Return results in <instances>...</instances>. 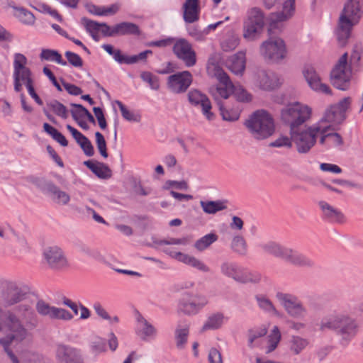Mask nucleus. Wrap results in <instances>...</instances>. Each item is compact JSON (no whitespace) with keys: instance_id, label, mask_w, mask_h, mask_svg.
Masks as SVG:
<instances>
[{"instance_id":"1","label":"nucleus","mask_w":363,"mask_h":363,"mask_svg":"<svg viewBox=\"0 0 363 363\" xmlns=\"http://www.w3.org/2000/svg\"><path fill=\"white\" fill-rule=\"evenodd\" d=\"M26 294L12 281H5L0 286V320L9 331L16 332V337L22 339L26 335V327H36L35 313L29 303H22Z\"/></svg>"},{"instance_id":"2","label":"nucleus","mask_w":363,"mask_h":363,"mask_svg":"<svg viewBox=\"0 0 363 363\" xmlns=\"http://www.w3.org/2000/svg\"><path fill=\"white\" fill-rule=\"evenodd\" d=\"M363 17V0H345L337 18L334 30L337 42L340 47L347 45L352 30Z\"/></svg>"},{"instance_id":"3","label":"nucleus","mask_w":363,"mask_h":363,"mask_svg":"<svg viewBox=\"0 0 363 363\" xmlns=\"http://www.w3.org/2000/svg\"><path fill=\"white\" fill-rule=\"evenodd\" d=\"M319 326L321 331H334L340 337L342 345H347L356 334L355 321L340 313H333L323 318Z\"/></svg>"},{"instance_id":"4","label":"nucleus","mask_w":363,"mask_h":363,"mask_svg":"<svg viewBox=\"0 0 363 363\" xmlns=\"http://www.w3.org/2000/svg\"><path fill=\"white\" fill-rule=\"evenodd\" d=\"M259 246L264 252L281 259L293 266L304 268H312L315 266L314 261L310 257L278 242L268 241Z\"/></svg>"},{"instance_id":"5","label":"nucleus","mask_w":363,"mask_h":363,"mask_svg":"<svg viewBox=\"0 0 363 363\" xmlns=\"http://www.w3.org/2000/svg\"><path fill=\"white\" fill-rule=\"evenodd\" d=\"M245 124L253 137L258 140L269 138L275 130L272 117L264 110L254 112Z\"/></svg>"},{"instance_id":"6","label":"nucleus","mask_w":363,"mask_h":363,"mask_svg":"<svg viewBox=\"0 0 363 363\" xmlns=\"http://www.w3.org/2000/svg\"><path fill=\"white\" fill-rule=\"evenodd\" d=\"M311 108L302 104L296 102L288 105L281 111V118L290 128L289 133L300 129L311 116Z\"/></svg>"},{"instance_id":"7","label":"nucleus","mask_w":363,"mask_h":363,"mask_svg":"<svg viewBox=\"0 0 363 363\" xmlns=\"http://www.w3.org/2000/svg\"><path fill=\"white\" fill-rule=\"evenodd\" d=\"M305 128L297 129L290 133L291 138L295 144L298 153H308L316 144L318 134L321 129L319 123L311 125H304Z\"/></svg>"},{"instance_id":"8","label":"nucleus","mask_w":363,"mask_h":363,"mask_svg":"<svg viewBox=\"0 0 363 363\" xmlns=\"http://www.w3.org/2000/svg\"><path fill=\"white\" fill-rule=\"evenodd\" d=\"M264 26V14L260 9L252 8L247 12V18L243 23V38L253 41L259 38Z\"/></svg>"},{"instance_id":"9","label":"nucleus","mask_w":363,"mask_h":363,"mask_svg":"<svg viewBox=\"0 0 363 363\" xmlns=\"http://www.w3.org/2000/svg\"><path fill=\"white\" fill-rule=\"evenodd\" d=\"M348 54L345 52L338 60L330 72V83L340 90L345 91L350 84L351 73L347 66Z\"/></svg>"},{"instance_id":"10","label":"nucleus","mask_w":363,"mask_h":363,"mask_svg":"<svg viewBox=\"0 0 363 363\" xmlns=\"http://www.w3.org/2000/svg\"><path fill=\"white\" fill-rule=\"evenodd\" d=\"M260 53L265 60L278 62L286 57L285 43L281 38L270 37L262 43Z\"/></svg>"},{"instance_id":"11","label":"nucleus","mask_w":363,"mask_h":363,"mask_svg":"<svg viewBox=\"0 0 363 363\" xmlns=\"http://www.w3.org/2000/svg\"><path fill=\"white\" fill-rule=\"evenodd\" d=\"M352 99L345 97L338 103L328 107L320 122H328L333 124H341L347 118V111L350 108Z\"/></svg>"},{"instance_id":"12","label":"nucleus","mask_w":363,"mask_h":363,"mask_svg":"<svg viewBox=\"0 0 363 363\" xmlns=\"http://www.w3.org/2000/svg\"><path fill=\"white\" fill-rule=\"evenodd\" d=\"M276 296L289 316L297 319H303L306 316L307 309L296 296L280 292Z\"/></svg>"},{"instance_id":"13","label":"nucleus","mask_w":363,"mask_h":363,"mask_svg":"<svg viewBox=\"0 0 363 363\" xmlns=\"http://www.w3.org/2000/svg\"><path fill=\"white\" fill-rule=\"evenodd\" d=\"M215 77L220 84L211 87L209 92L218 104V103H221L220 99H226L232 94L233 84L229 76L221 68L218 67L215 69Z\"/></svg>"},{"instance_id":"14","label":"nucleus","mask_w":363,"mask_h":363,"mask_svg":"<svg viewBox=\"0 0 363 363\" xmlns=\"http://www.w3.org/2000/svg\"><path fill=\"white\" fill-rule=\"evenodd\" d=\"M193 82V76L189 71L178 72L169 75L167 79V87L175 94L185 93Z\"/></svg>"},{"instance_id":"15","label":"nucleus","mask_w":363,"mask_h":363,"mask_svg":"<svg viewBox=\"0 0 363 363\" xmlns=\"http://www.w3.org/2000/svg\"><path fill=\"white\" fill-rule=\"evenodd\" d=\"M295 11V0H284L283 9L280 12L274 13L270 15L268 28L269 35L277 34V30H281V22L290 18Z\"/></svg>"},{"instance_id":"16","label":"nucleus","mask_w":363,"mask_h":363,"mask_svg":"<svg viewBox=\"0 0 363 363\" xmlns=\"http://www.w3.org/2000/svg\"><path fill=\"white\" fill-rule=\"evenodd\" d=\"M208 303V299L205 296H192L186 294L179 300V310L186 315H195L206 306Z\"/></svg>"},{"instance_id":"17","label":"nucleus","mask_w":363,"mask_h":363,"mask_svg":"<svg viewBox=\"0 0 363 363\" xmlns=\"http://www.w3.org/2000/svg\"><path fill=\"white\" fill-rule=\"evenodd\" d=\"M187 97L191 106L201 108L202 114L207 120L212 121L214 119L215 115L211 112V101L205 94L198 89H193L189 91Z\"/></svg>"},{"instance_id":"18","label":"nucleus","mask_w":363,"mask_h":363,"mask_svg":"<svg viewBox=\"0 0 363 363\" xmlns=\"http://www.w3.org/2000/svg\"><path fill=\"white\" fill-rule=\"evenodd\" d=\"M55 356L59 363H85L79 349L65 344L57 345Z\"/></svg>"},{"instance_id":"19","label":"nucleus","mask_w":363,"mask_h":363,"mask_svg":"<svg viewBox=\"0 0 363 363\" xmlns=\"http://www.w3.org/2000/svg\"><path fill=\"white\" fill-rule=\"evenodd\" d=\"M175 55L182 60L187 67H193L196 63L195 51L191 45L185 39L181 38L176 41L173 46Z\"/></svg>"},{"instance_id":"20","label":"nucleus","mask_w":363,"mask_h":363,"mask_svg":"<svg viewBox=\"0 0 363 363\" xmlns=\"http://www.w3.org/2000/svg\"><path fill=\"white\" fill-rule=\"evenodd\" d=\"M43 257L49 267L54 269H62L68 264L67 259L62 249L56 245L45 248Z\"/></svg>"},{"instance_id":"21","label":"nucleus","mask_w":363,"mask_h":363,"mask_svg":"<svg viewBox=\"0 0 363 363\" xmlns=\"http://www.w3.org/2000/svg\"><path fill=\"white\" fill-rule=\"evenodd\" d=\"M303 76L311 89L318 93L332 95L331 89L326 84L321 82L320 76L313 67L305 69Z\"/></svg>"},{"instance_id":"22","label":"nucleus","mask_w":363,"mask_h":363,"mask_svg":"<svg viewBox=\"0 0 363 363\" xmlns=\"http://www.w3.org/2000/svg\"><path fill=\"white\" fill-rule=\"evenodd\" d=\"M318 206L321 210L322 216L324 220L331 223L342 224L345 222V216L340 209L325 201H320Z\"/></svg>"},{"instance_id":"23","label":"nucleus","mask_w":363,"mask_h":363,"mask_svg":"<svg viewBox=\"0 0 363 363\" xmlns=\"http://www.w3.org/2000/svg\"><path fill=\"white\" fill-rule=\"evenodd\" d=\"M347 66L350 72L363 73V42H356L352 48Z\"/></svg>"},{"instance_id":"24","label":"nucleus","mask_w":363,"mask_h":363,"mask_svg":"<svg viewBox=\"0 0 363 363\" xmlns=\"http://www.w3.org/2000/svg\"><path fill=\"white\" fill-rule=\"evenodd\" d=\"M255 77L256 85L264 91L273 90L279 85L278 79L274 74H269L265 70H258Z\"/></svg>"},{"instance_id":"25","label":"nucleus","mask_w":363,"mask_h":363,"mask_svg":"<svg viewBox=\"0 0 363 363\" xmlns=\"http://www.w3.org/2000/svg\"><path fill=\"white\" fill-rule=\"evenodd\" d=\"M183 19L186 23H193L199 19V0H184L182 5Z\"/></svg>"},{"instance_id":"26","label":"nucleus","mask_w":363,"mask_h":363,"mask_svg":"<svg viewBox=\"0 0 363 363\" xmlns=\"http://www.w3.org/2000/svg\"><path fill=\"white\" fill-rule=\"evenodd\" d=\"M14 90L20 92L22 90L23 84L28 87L33 84L32 73L28 67L13 69Z\"/></svg>"},{"instance_id":"27","label":"nucleus","mask_w":363,"mask_h":363,"mask_svg":"<svg viewBox=\"0 0 363 363\" xmlns=\"http://www.w3.org/2000/svg\"><path fill=\"white\" fill-rule=\"evenodd\" d=\"M136 320L135 332L142 340H146L147 337L156 335L157 330L155 327L139 313L136 315Z\"/></svg>"},{"instance_id":"28","label":"nucleus","mask_w":363,"mask_h":363,"mask_svg":"<svg viewBox=\"0 0 363 363\" xmlns=\"http://www.w3.org/2000/svg\"><path fill=\"white\" fill-rule=\"evenodd\" d=\"M84 164L100 179H106L112 176L111 169L103 162L87 160L84 162Z\"/></svg>"},{"instance_id":"29","label":"nucleus","mask_w":363,"mask_h":363,"mask_svg":"<svg viewBox=\"0 0 363 363\" xmlns=\"http://www.w3.org/2000/svg\"><path fill=\"white\" fill-rule=\"evenodd\" d=\"M227 67L235 74H242L245 69V56L238 52L230 57L227 61Z\"/></svg>"},{"instance_id":"30","label":"nucleus","mask_w":363,"mask_h":363,"mask_svg":"<svg viewBox=\"0 0 363 363\" xmlns=\"http://www.w3.org/2000/svg\"><path fill=\"white\" fill-rule=\"evenodd\" d=\"M11 333L7 335L5 337L0 339V344L4 346V350L6 352L7 355L10 358L12 363H19V361L17 357L13 354V352L9 348V345L12 343L13 340H16L18 342L23 341L28 336V329L26 328V335L25 337L22 339L16 337V335L17 333L11 332Z\"/></svg>"},{"instance_id":"31","label":"nucleus","mask_w":363,"mask_h":363,"mask_svg":"<svg viewBox=\"0 0 363 363\" xmlns=\"http://www.w3.org/2000/svg\"><path fill=\"white\" fill-rule=\"evenodd\" d=\"M46 189L50 194L52 199L59 204L66 205L70 200V196L65 191L60 189L58 186L52 182L46 184Z\"/></svg>"},{"instance_id":"32","label":"nucleus","mask_w":363,"mask_h":363,"mask_svg":"<svg viewBox=\"0 0 363 363\" xmlns=\"http://www.w3.org/2000/svg\"><path fill=\"white\" fill-rule=\"evenodd\" d=\"M116 36L134 35H139L140 30L139 26L131 22L123 21L115 24Z\"/></svg>"},{"instance_id":"33","label":"nucleus","mask_w":363,"mask_h":363,"mask_svg":"<svg viewBox=\"0 0 363 363\" xmlns=\"http://www.w3.org/2000/svg\"><path fill=\"white\" fill-rule=\"evenodd\" d=\"M226 201L222 200L216 201H200L199 203L203 211L206 214H216V213L227 208Z\"/></svg>"},{"instance_id":"34","label":"nucleus","mask_w":363,"mask_h":363,"mask_svg":"<svg viewBox=\"0 0 363 363\" xmlns=\"http://www.w3.org/2000/svg\"><path fill=\"white\" fill-rule=\"evenodd\" d=\"M222 23L223 21H220L215 23L210 24L203 30H200L198 26H191L188 28V33L189 35L193 37L196 40L203 41L211 30L216 29Z\"/></svg>"},{"instance_id":"35","label":"nucleus","mask_w":363,"mask_h":363,"mask_svg":"<svg viewBox=\"0 0 363 363\" xmlns=\"http://www.w3.org/2000/svg\"><path fill=\"white\" fill-rule=\"evenodd\" d=\"M262 279V275L256 271L240 269L236 281L242 284H257Z\"/></svg>"},{"instance_id":"36","label":"nucleus","mask_w":363,"mask_h":363,"mask_svg":"<svg viewBox=\"0 0 363 363\" xmlns=\"http://www.w3.org/2000/svg\"><path fill=\"white\" fill-rule=\"evenodd\" d=\"M189 333V327L188 325H179L174 332L176 346L179 350H183L187 342Z\"/></svg>"},{"instance_id":"37","label":"nucleus","mask_w":363,"mask_h":363,"mask_svg":"<svg viewBox=\"0 0 363 363\" xmlns=\"http://www.w3.org/2000/svg\"><path fill=\"white\" fill-rule=\"evenodd\" d=\"M225 316L222 313H216L210 315L202 327V331L217 330L223 324Z\"/></svg>"},{"instance_id":"38","label":"nucleus","mask_w":363,"mask_h":363,"mask_svg":"<svg viewBox=\"0 0 363 363\" xmlns=\"http://www.w3.org/2000/svg\"><path fill=\"white\" fill-rule=\"evenodd\" d=\"M230 249L238 255L245 256L247 253V245L245 238L241 235L234 236L230 243Z\"/></svg>"},{"instance_id":"39","label":"nucleus","mask_w":363,"mask_h":363,"mask_svg":"<svg viewBox=\"0 0 363 363\" xmlns=\"http://www.w3.org/2000/svg\"><path fill=\"white\" fill-rule=\"evenodd\" d=\"M15 16L23 24L32 26L35 23V18L33 13L23 7H14Z\"/></svg>"},{"instance_id":"40","label":"nucleus","mask_w":363,"mask_h":363,"mask_svg":"<svg viewBox=\"0 0 363 363\" xmlns=\"http://www.w3.org/2000/svg\"><path fill=\"white\" fill-rule=\"evenodd\" d=\"M41 60L55 62L62 66H66L67 62L65 61L62 55L56 50L50 49H43L40 55Z\"/></svg>"},{"instance_id":"41","label":"nucleus","mask_w":363,"mask_h":363,"mask_svg":"<svg viewBox=\"0 0 363 363\" xmlns=\"http://www.w3.org/2000/svg\"><path fill=\"white\" fill-rule=\"evenodd\" d=\"M218 239V236L216 233H211L196 240L194 247L199 251H203L217 241Z\"/></svg>"},{"instance_id":"42","label":"nucleus","mask_w":363,"mask_h":363,"mask_svg":"<svg viewBox=\"0 0 363 363\" xmlns=\"http://www.w3.org/2000/svg\"><path fill=\"white\" fill-rule=\"evenodd\" d=\"M291 351L294 354H298L308 345V340L299 336L293 335L289 342Z\"/></svg>"},{"instance_id":"43","label":"nucleus","mask_w":363,"mask_h":363,"mask_svg":"<svg viewBox=\"0 0 363 363\" xmlns=\"http://www.w3.org/2000/svg\"><path fill=\"white\" fill-rule=\"evenodd\" d=\"M43 129L52 138L53 140L60 143L62 147H66L68 145V141L67 140L66 138L56 128L51 126L48 123H45L43 124Z\"/></svg>"},{"instance_id":"44","label":"nucleus","mask_w":363,"mask_h":363,"mask_svg":"<svg viewBox=\"0 0 363 363\" xmlns=\"http://www.w3.org/2000/svg\"><path fill=\"white\" fill-rule=\"evenodd\" d=\"M220 270L222 274L236 281L240 269L233 262H225L222 263Z\"/></svg>"},{"instance_id":"45","label":"nucleus","mask_w":363,"mask_h":363,"mask_svg":"<svg viewBox=\"0 0 363 363\" xmlns=\"http://www.w3.org/2000/svg\"><path fill=\"white\" fill-rule=\"evenodd\" d=\"M47 106L57 116L63 119L68 118V110L67 107L57 100H52L47 102Z\"/></svg>"},{"instance_id":"46","label":"nucleus","mask_w":363,"mask_h":363,"mask_svg":"<svg viewBox=\"0 0 363 363\" xmlns=\"http://www.w3.org/2000/svg\"><path fill=\"white\" fill-rule=\"evenodd\" d=\"M255 299L262 310L269 313L277 315V311L269 298L264 296L257 295L255 296Z\"/></svg>"},{"instance_id":"47","label":"nucleus","mask_w":363,"mask_h":363,"mask_svg":"<svg viewBox=\"0 0 363 363\" xmlns=\"http://www.w3.org/2000/svg\"><path fill=\"white\" fill-rule=\"evenodd\" d=\"M281 340V333L279 331V329L277 326H274L271 334L269 335V340H268V347L267 350V353H270L272 351H274L276 347L278 345V343Z\"/></svg>"},{"instance_id":"48","label":"nucleus","mask_w":363,"mask_h":363,"mask_svg":"<svg viewBox=\"0 0 363 363\" xmlns=\"http://www.w3.org/2000/svg\"><path fill=\"white\" fill-rule=\"evenodd\" d=\"M116 104L118 106L119 109L121 112V115L124 119L132 122H140L141 116L140 114H135L134 113L129 111L125 105L120 101H116Z\"/></svg>"},{"instance_id":"49","label":"nucleus","mask_w":363,"mask_h":363,"mask_svg":"<svg viewBox=\"0 0 363 363\" xmlns=\"http://www.w3.org/2000/svg\"><path fill=\"white\" fill-rule=\"evenodd\" d=\"M37 312L43 316H48L52 319L55 306H51L50 304L43 300H39L35 305Z\"/></svg>"},{"instance_id":"50","label":"nucleus","mask_w":363,"mask_h":363,"mask_svg":"<svg viewBox=\"0 0 363 363\" xmlns=\"http://www.w3.org/2000/svg\"><path fill=\"white\" fill-rule=\"evenodd\" d=\"M239 38L233 34L229 35L222 43L221 48L225 52H230L235 50L239 45Z\"/></svg>"},{"instance_id":"51","label":"nucleus","mask_w":363,"mask_h":363,"mask_svg":"<svg viewBox=\"0 0 363 363\" xmlns=\"http://www.w3.org/2000/svg\"><path fill=\"white\" fill-rule=\"evenodd\" d=\"M142 80L147 83L153 90H158L160 88L159 78L150 72H142L140 74Z\"/></svg>"},{"instance_id":"52","label":"nucleus","mask_w":363,"mask_h":363,"mask_svg":"<svg viewBox=\"0 0 363 363\" xmlns=\"http://www.w3.org/2000/svg\"><path fill=\"white\" fill-rule=\"evenodd\" d=\"M232 94L235 99L241 102H248L252 100V96L242 86H236L233 84V90Z\"/></svg>"},{"instance_id":"53","label":"nucleus","mask_w":363,"mask_h":363,"mask_svg":"<svg viewBox=\"0 0 363 363\" xmlns=\"http://www.w3.org/2000/svg\"><path fill=\"white\" fill-rule=\"evenodd\" d=\"M220 113L224 121H235L239 118L238 111L225 109L222 103H218Z\"/></svg>"},{"instance_id":"54","label":"nucleus","mask_w":363,"mask_h":363,"mask_svg":"<svg viewBox=\"0 0 363 363\" xmlns=\"http://www.w3.org/2000/svg\"><path fill=\"white\" fill-rule=\"evenodd\" d=\"M96 145L97 149L104 158H107L108 155L107 152L106 142L104 135L100 132L95 133Z\"/></svg>"},{"instance_id":"55","label":"nucleus","mask_w":363,"mask_h":363,"mask_svg":"<svg viewBox=\"0 0 363 363\" xmlns=\"http://www.w3.org/2000/svg\"><path fill=\"white\" fill-rule=\"evenodd\" d=\"M70 106L72 107V108L70 110V113L72 118L75 121H78L79 120L84 118V113L83 111H87L84 106H83L82 104L74 103L70 104Z\"/></svg>"},{"instance_id":"56","label":"nucleus","mask_w":363,"mask_h":363,"mask_svg":"<svg viewBox=\"0 0 363 363\" xmlns=\"http://www.w3.org/2000/svg\"><path fill=\"white\" fill-rule=\"evenodd\" d=\"M73 318V315L68 311L55 306L52 319L70 320Z\"/></svg>"},{"instance_id":"57","label":"nucleus","mask_w":363,"mask_h":363,"mask_svg":"<svg viewBox=\"0 0 363 363\" xmlns=\"http://www.w3.org/2000/svg\"><path fill=\"white\" fill-rule=\"evenodd\" d=\"M65 55L68 62L74 67H82L83 61L80 56L73 52L66 51Z\"/></svg>"},{"instance_id":"58","label":"nucleus","mask_w":363,"mask_h":363,"mask_svg":"<svg viewBox=\"0 0 363 363\" xmlns=\"http://www.w3.org/2000/svg\"><path fill=\"white\" fill-rule=\"evenodd\" d=\"M91 350L95 354H99L106 351V340L101 337H96L91 342Z\"/></svg>"},{"instance_id":"59","label":"nucleus","mask_w":363,"mask_h":363,"mask_svg":"<svg viewBox=\"0 0 363 363\" xmlns=\"http://www.w3.org/2000/svg\"><path fill=\"white\" fill-rule=\"evenodd\" d=\"M343 145V139L337 133H328V148L335 147Z\"/></svg>"},{"instance_id":"60","label":"nucleus","mask_w":363,"mask_h":363,"mask_svg":"<svg viewBox=\"0 0 363 363\" xmlns=\"http://www.w3.org/2000/svg\"><path fill=\"white\" fill-rule=\"evenodd\" d=\"M292 140L291 138H288L287 136H281L276 139L274 141L269 143V147H291L292 146Z\"/></svg>"},{"instance_id":"61","label":"nucleus","mask_w":363,"mask_h":363,"mask_svg":"<svg viewBox=\"0 0 363 363\" xmlns=\"http://www.w3.org/2000/svg\"><path fill=\"white\" fill-rule=\"evenodd\" d=\"M115 61L119 64L132 65L135 63V58L133 56L123 55L119 49L116 50L115 55Z\"/></svg>"},{"instance_id":"62","label":"nucleus","mask_w":363,"mask_h":363,"mask_svg":"<svg viewBox=\"0 0 363 363\" xmlns=\"http://www.w3.org/2000/svg\"><path fill=\"white\" fill-rule=\"evenodd\" d=\"M267 333L266 329H262L259 330H248V347L250 348H252L254 347V341L261 337L264 335H265Z\"/></svg>"},{"instance_id":"63","label":"nucleus","mask_w":363,"mask_h":363,"mask_svg":"<svg viewBox=\"0 0 363 363\" xmlns=\"http://www.w3.org/2000/svg\"><path fill=\"white\" fill-rule=\"evenodd\" d=\"M82 21L88 33H92L99 32L101 23L89 20L86 18H82Z\"/></svg>"},{"instance_id":"64","label":"nucleus","mask_w":363,"mask_h":363,"mask_svg":"<svg viewBox=\"0 0 363 363\" xmlns=\"http://www.w3.org/2000/svg\"><path fill=\"white\" fill-rule=\"evenodd\" d=\"M189 242V239L187 238H168L164 240H160L157 241L155 243L159 245H185Z\"/></svg>"}]
</instances>
